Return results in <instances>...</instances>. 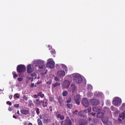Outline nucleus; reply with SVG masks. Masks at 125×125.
I'll list each match as a JSON object with an SVG mask.
<instances>
[{"label": "nucleus", "mask_w": 125, "mask_h": 125, "mask_svg": "<svg viewBox=\"0 0 125 125\" xmlns=\"http://www.w3.org/2000/svg\"><path fill=\"white\" fill-rule=\"evenodd\" d=\"M73 80L74 82L78 84L81 83L83 81V79L78 73L73 74Z\"/></svg>", "instance_id": "f257e3e1"}, {"label": "nucleus", "mask_w": 125, "mask_h": 125, "mask_svg": "<svg viewBox=\"0 0 125 125\" xmlns=\"http://www.w3.org/2000/svg\"><path fill=\"white\" fill-rule=\"evenodd\" d=\"M122 103L121 99L118 97H115L113 99V103L114 105L118 106H120Z\"/></svg>", "instance_id": "f03ea898"}, {"label": "nucleus", "mask_w": 125, "mask_h": 125, "mask_svg": "<svg viewBox=\"0 0 125 125\" xmlns=\"http://www.w3.org/2000/svg\"><path fill=\"white\" fill-rule=\"evenodd\" d=\"M26 69V67L24 65L20 64L17 66V71L18 73H21L25 71Z\"/></svg>", "instance_id": "7ed1b4c3"}, {"label": "nucleus", "mask_w": 125, "mask_h": 125, "mask_svg": "<svg viewBox=\"0 0 125 125\" xmlns=\"http://www.w3.org/2000/svg\"><path fill=\"white\" fill-rule=\"evenodd\" d=\"M51 59L48 60V62L46 64V66L47 67L53 69L54 67L55 63L53 61H51Z\"/></svg>", "instance_id": "20e7f679"}, {"label": "nucleus", "mask_w": 125, "mask_h": 125, "mask_svg": "<svg viewBox=\"0 0 125 125\" xmlns=\"http://www.w3.org/2000/svg\"><path fill=\"white\" fill-rule=\"evenodd\" d=\"M27 72L28 73H31L33 71V67L31 64H28L27 67Z\"/></svg>", "instance_id": "39448f33"}, {"label": "nucleus", "mask_w": 125, "mask_h": 125, "mask_svg": "<svg viewBox=\"0 0 125 125\" xmlns=\"http://www.w3.org/2000/svg\"><path fill=\"white\" fill-rule=\"evenodd\" d=\"M90 103L93 106H95L97 105L99 103V101L96 99H92L90 101Z\"/></svg>", "instance_id": "423d86ee"}, {"label": "nucleus", "mask_w": 125, "mask_h": 125, "mask_svg": "<svg viewBox=\"0 0 125 125\" xmlns=\"http://www.w3.org/2000/svg\"><path fill=\"white\" fill-rule=\"evenodd\" d=\"M88 123V121L86 120L80 119L79 121L78 125H87Z\"/></svg>", "instance_id": "0eeeda50"}, {"label": "nucleus", "mask_w": 125, "mask_h": 125, "mask_svg": "<svg viewBox=\"0 0 125 125\" xmlns=\"http://www.w3.org/2000/svg\"><path fill=\"white\" fill-rule=\"evenodd\" d=\"M82 104L85 107H88L89 105L88 101L86 98H84L83 99Z\"/></svg>", "instance_id": "6e6552de"}, {"label": "nucleus", "mask_w": 125, "mask_h": 125, "mask_svg": "<svg viewBox=\"0 0 125 125\" xmlns=\"http://www.w3.org/2000/svg\"><path fill=\"white\" fill-rule=\"evenodd\" d=\"M81 98L80 96L79 95H77L74 97V99L76 103L79 105L80 104V100Z\"/></svg>", "instance_id": "1a4fd4ad"}, {"label": "nucleus", "mask_w": 125, "mask_h": 125, "mask_svg": "<svg viewBox=\"0 0 125 125\" xmlns=\"http://www.w3.org/2000/svg\"><path fill=\"white\" fill-rule=\"evenodd\" d=\"M38 65L39 69H42L45 66L44 62L42 61H39L38 62Z\"/></svg>", "instance_id": "9d476101"}, {"label": "nucleus", "mask_w": 125, "mask_h": 125, "mask_svg": "<svg viewBox=\"0 0 125 125\" xmlns=\"http://www.w3.org/2000/svg\"><path fill=\"white\" fill-rule=\"evenodd\" d=\"M70 84L69 82L67 80H65L63 82V86L64 88H67L69 87Z\"/></svg>", "instance_id": "9b49d317"}, {"label": "nucleus", "mask_w": 125, "mask_h": 125, "mask_svg": "<svg viewBox=\"0 0 125 125\" xmlns=\"http://www.w3.org/2000/svg\"><path fill=\"white\" fill-rule=\"evenodd\" d=\"M57 74L60 77H63L65 75V73L64 71H59L58 72Z\"/></svg>", "instance_id": "f8f14e48"}, {"label": "nucleus", "mask_w": 125, "mask_h": 125, "mask_svg": "<svg viewBox=\"0 0 125 125\" xmlns=\"http://www.w3.org/2000/svg\"><path fill=\"white\" fill-rule=\"evenodd\" d=\"M20 112L21 113L25 115H27L29 113V110L24 109H21Z\"/></svg>", "instance_id": "ddd939ff"}, {"label": "nucleus", "mask_w": 125, "mask_h": 125, "mask_svg": "<svg viewBox=\"0 0 125 125\" xmlns=\"http://www.w3.org/2000/svg\"><path fill=\"white\" fill-rule=\"evenodd\" d=\"M66 122L65 124L67 125H72V122L71 120L68 119H66L64 120Z\"/></svg>", "instance_id": "4468645a"}, {"label": "nucleus", "mask_w": 125, "mask_h": 125, "mask_svg": "<svg viewBox=\"0 0 125 125\" xmlns=\"http://www.w3.org/2000/svg\"><path fill=\"white\" fill-rule=\"evenodd\" d=\"M42 101L40 100L39 99H37L34 102V104H36L38 105H41V104Z\"/></svg>", "instance_id": "2eb2a0df"}, {"label": "nucleus", "mask_w": 125, "mask_h": 125, "mask_svg": "<svg viewBox=\"0 0 125 125\" xmlns=\"http://www.w3.org/2000/svg\"><path fill=\"white\" fill-rule=\"evenodd\" d=\"M102 121L104 124H105L109 121L108 117H105L102 118Z\"/></svg>", "instance_id": "dca6fc26"}, {"label": "nucleus", "mask_w": 125, "mask_h": 125, "mask_svg": "<svg viewBox=\"0 0 125 125\" xmlns=\"http://www.w3.org/2000/svg\"><path fill=\"white\" fill-rule=\"evenodd\" d=\"M60 85V83L59 82H56L52 84V88H54L57 86H59Z\"/></svg>", "instance_id": "f3484780"}, {"label": "nucleus", "mask_w": 125, "mask_h": 125, "mask_svg": "<svg viewBox=\"0 0 125 125\" xmlns=\"http://www.w3.org/2000/svg\"><path fill=\"white\" fill-rule=\"evenodd\" d=\"M76 88V87L74 84H72L71 86V90L73 92H74Z\"/></svg>", "instance_id": "a211bd4d"}, {"label": "nucleus", "mask_w": 125, "mask_h": 125, "mask_svg": "<svg viewBox=\"0 0 125 125\" xmlns=\"http://www.w3.org/2000/svg\"><path fill=\"white\" fill-rule=\"evenodd\" d=\"M119 118L124 119L125 118V114L124 113L120 114L119 115Z\"/></svg>", "instance_id": "6ab92c4d"}, {"label": "nucleus", "mask_w": 125, "mask_h": 125, "mask_svg": "<svg viewBox=\"0 0 125 125\" xmlns=\"http://www.w3.org/2000/svg\"><path fill=\"white\" fill-rule=\"evenodd\" d=\"M100 110V109L98 107H94L93 108V111L96 112H98Z\"/></svg>", "instance_id": "aec40b11"}, {"label": "nucleus", "mask_w": 125, "mask_h": 125, "mask_svg": "<svg viewBox=\"0 0 125 125\" xmlns=\"http://www.w3.org/2000/svg\"><path fill=\"white\" fill-rule=\"evenodd\" d=\"M58 100L60 104L63 102V99L61 96H59L58 98Z\"/></svg>", "instance_id": "412c9836"}, {"label": "nucleus", "mask_w": 125, "mask_h": 125, "mask_svg": "<svg viewBox=\"0 0 125 125\" xmlns=\"http://www.w3.org/2000/svg\"><path fill=\"white\" fill-rule=\"evenodd\" d=\"M42 92H40L38 93V96H40L41 98H43L44 96V95L43 94H42Z\"/></svg>", "instance_id": "4be33fe9"}, {"label": "nucleus", "mask_w": 125, "mask_h": 125, "mask_svg": "<svg viewBox=\"0 0 125 125\" xmlns=\"http://www.w3.org/2000/svg\"><path fill=\"white\" fill-rule=\"evenodd\" d=\"M37 122L38 125H42V123L41 120L38 118L37 119Z\"/></svg>", "instance_id": "5701e85b"}, {"label": "nucleus", "mask_w": 125, "mask_h": 125, "mask_svg": "<svg viewBox=\"0 0 125 125\" xmlns=\"http://www.w3.org/2000/svg\"><path fill=\"white\" fill-rule=\"evenodd\" d=\"M62 67L63 68L65 72H67L68 70V69L66 66L65 65L62 64Z\"/></svg>", "instance_id": "b1692460"}, {"label": "nucleus", "mask_w": 125, "mask_h": 125, "mask_svg": "<svg viewBox=\"0 0 125 125\" xmlns=\"http://www.w3.org/2000/svg\"><path fill=\"white\" fill-rule=\"evenodd\" d=\"M125 108V103H123L122 106L120 107V109L123 110Z\"/></svg>", "instance_id": "393cba45"}, {"label": "nucleus", "mask_w": 125, "mask_h": 125, "mask_svg": "<svg viewBox=\"0 0 125 125\" xmlns=\"http://www.w3.org/2000/svg\"><path fill=\"white\" fill-rule=\"evenodd\" d=\"M66 105L68 108L71 109L72 107V105L71 104H67Z\"/></svg>", "instance_id": "a878e982"}, {"label": "nucleus", "mask_w": 125, "mask_h": 125, "mask_svg": "<svg viewBox=\"0 0 125 125\" xmlns=\"http://www.w3.org/2000/svg\"><path fill=\"white\" fill-rule=\"evenodd\" d=\"M68 93L67 91H65L63 92L62 93V96H65L67 95L68 94Z\"/></svg>", "instance_id": "bb28decb"}, {"label": "nucleus", "mask_w": 125, "mask_h": 125, "mask_svg": "<svg viewBox=\"0 0 125 125\" xmlns=\"http://www.w3.org/2000/svg\"><path fill=\"white\" fill-rule=\"evenodd\" d=\"M15 73L16 72H13L12 73V74L13 75V77L14 78L17 77L18 76V75L17 74H16Z\"/></svg>", "instance_id": "cd10ccee"}, {"label": "nucleus", "mask_w": 125, "mask_h": 125, "mask_svg": "<svg viewBox=\"0 0 125 125\" xmlns=\"http://www.w3.org/2000/svg\"><path fill=\"white\" fill-rule=\"evenodd\" d=\"M50 121V120L48 119H44V120L43 121V123L45 124H46L48 123L49 121Z\"/></svg>", "instance_id": "c85d7f7f"}, {"label": "nucleus", "mask_w": 125, "mask_h": 125, "mask_svg": "<svg viewBox=\"0 0 125 125\" xmlns=\"http://www.w3.org/2000/svg\"><path fill=\"white\" fill-rule=\"evenodd\" d=\"M93 122L95 123H97L98 122V119L96 118H94L93 119Z\"/></svg>", "instance_id": "c756f323"}, {"label": "nucleus", "mask_w": 125, "mask_h": 125, "mask_svg": "<svg viewBox=\"0 0 125 125\" xmlns=\"http://www.w3.org/2000/svg\"><path fill=\"white\" fill-rule=\"evenodd\" d=\"M35 110L36 111V113L37 115H38L40 113V110L39 108H36Z\"/></svg>", "instance_id": "7c9ffc66"}, {"label": "nucleus", "mask_w": 125, "mask_h": 125, "mask_svg": "<svg viewBox=\"0 0 125 125\" xmlns=\"http://www.w3.org/2000/svg\"><path fill=\"white\" fill-rule=\"evenodd\" d=\"M111 110L113 111H115L116 110V108H115L113 106H112L111 107Z\"/></svg>", "instance_id": "2f4dec72"}, {"label": "nucleus", "mask_w": 125, "mask_h": 125, "mask_svg": "<svg viewBox=\"0 0 125 125\" xmlns=\"http://www.w3.org/2000/svg\"><path fill=\"white\" fill-rule=\"evenodd\" d=\"M105 124L106 125H112V123L110 121H108Z\"/></svg>", "instance_id": "473e14b6"}, {"label": "nucleus", "mask_w": 125, "mask_h": 125, "mask_svg": "<svg viewBox=\"0 0 125 125\" xmlns=\"http://www.w3.org/2000/svg\"><path fill=\"white\" fill-rule=\"evenodd\" d=\"M14 97L17 98L19 97V95L18 94H16L14 95Z\"/></svg>", "instance_id": "72a5a7b5"}, {"label": "nucleus", "mask_w": 125, "mask_h": 125, "mask_svg": "<svg viewBox=\"0 0 125 125\" xmlns=\"http://www.w3.org/2000/svg\"><path fill=\"white\" fill-rule=\"evenodd\" d=\"M47 102H45L44 103V104H42V106L44 107H47Z\"/></svg>", "instance_id": "f704fd0d"}, {"label": "nucleus", "mask_w": 125, "mask_h": 125, "mask_svg": "<svg viewBox=\"0 0 125 125\" xmlns=\"http://www.w3.org/2000/svg\"><path fill=\"white\" fill-rule=\"evenodd\" d=\"M101 113H98L97 114V117H99V118H101Z\"/></svg>", "instance_id": "c9c22d12"}, {"label": "nucleus", "mask_w": 125, "mask_h": 125, "mask_svg": "<svg viewBox=\"0 0 125 125\" xmlns=\"http://www.w3.org/2000/svg\"><path fill=\"white\" fill-rule=\"evenodd\" d=\"M42 118H43V119H44L46 118V114H43L42 115Z\"/></svg>", "instance_id": "e433bc0d"}, {"label": "nucleus", "mask_w": 125, "mask_h": 125, "mask_svg": "<svg viewBox=\"0 0 125 125\" xmlns=\"http://www.w3.org/2000/svg\"><path fill=\"white\" fill-rule=\"evenodd\" d=\"M71 101V98H69L67 100L66 102L68 103H69Z\"/></svg>", "instance_id": "4c0bfd02"}, {"label": "nucleus", "mask_w": 125, "mask_h": 125, "mask_svg": "<svg viewBox=\"0 0 125 125\" xmlns=\"http://www.w3.org/2000/svg\"><path fill=\"white\" fill-rule=\"evenodd\" d=\"M78 112V111L77 110H75L73 112V113L74 115H77Z\"/></svg>", "instance_id": "58836bf2"}, {"label": "nucleus", "mask_w": 125, "mask_h": 125, "mask_svg": "<svg viewBox=\"0 0 125 125\" xmlns=\"http://www.w3.org/2000/svg\"><path fill=\"white\" fill-rule=\"evenodd\" d=\"M22 80L23 78L21 77H19L17 79V80L19 82L21 81Z\"/></svg>", "instance_id": "ea45409f"}, {"label": "nucleus", "mask_w": 125, "mask_h": 125, "mask_svg": "<svg viewBox=\"0 0 125 125\" xmlns=\"http://www.w3.org/2000/svg\"><path fill=\"white\" fill-rule=\"evenodd\" d=\"M6 104L9 105H11L12 104L11 102L9 101H8L6 102Z\"/></svg>", "instance_id": "a19ab883"}, {"label": "nucleus", "mask_w": 125, "mask_h": 125, "mask_svg": "<svg viewBox=\"0 0 125 125\" xmlns=\"http://www.w3.org/2000/svg\"><path fill=\"white\" fill-rule=\"evenodd\" d=\"M36 85H35V86L34 85V83H32L30 85V87H32L34 86H35V87H36Z\"/></svg>", "instance_id": "79ce46f5"}, {"label": "nucleus", "mask_w": 125, "mask_h": 125, "mask_svg": "<svg viewBox=\"0 0 125 125\" xmlns=\"http://www.w3.org/2000/svg\"><path fill=\"white\" fill-rule=\"evenodd\" d=\"M118 121L119 123H122V120L120 118H118Z\"/></svg>", "instance_id": "37998d69"}, {"label": "nucleus", "mask_w": 125, "mask_h": 125, "mask_svg": "<svg viewBox=\"0 0 125 125\" xmlns=\"http://www.w3.org/2000/svg\"><path fill=\"white\" fill-rule=\"evenodd\" d=\"M54 80L56 81H58L59 80V79L57 77L55 76L54 78Z\"/></svg>", "instance_id": "c03bdc74"}, {"label": "nucleus", "mask_w": 125, "mask_h": 125, "mask_svg": "<svg viewBox=\"0 0 125 125\" xmlns=\"http://www.w3.org/2000/svg\"><path fill=\"white\" fill-rule=\"evenodd\" d=\"M60 118L61 120H63L64 119V117L63 115H61Z\"/></svg>", "instance_id": "a18cd8bd"}, {"label": "nucleus", "mask_w": 125, "mask_h": 125, "mask_svg": "<svg viewBox=\"0 0 125 125\" xmlns=\"http://www.w3.org/2000/svg\"><path fill=\"white\" fill-rule=\"evenodd\" d=\"M50 100L51 101H52L54 100V98L53 97H51L50 98Z\"/></svg>", "instance_id": "49530a36"}, {"label": "nucleus", "mask_w": 125, "mask_h": 125, "mask_svg": "<svg viewBox=\"0 0 125 125\" xmlns=\"http://www.w3.org/2000/svg\"><path fill=\"white\" fill-rule=\"evenodd\" d=\"M52 81L51 80H50L49 81L47 82V84H51Z\"/></svg>", "instance_id": "de8ad7c7"}, {"label": "nucleus", "mask_w": 125, "mask_h": 125, "mask_svg": "<svg viewBox=\"0 0 125 125\" xmlns=\"http://www.w3.org/2000/svg\"><path fill=\"white\" fill-rule=\"evenodd\" d=\"M36 74L35 73H33L31 74V76H35L36 75Z\"/></svg>", "instance_id": "09e8293b"}, {"label": "nucleus", "mask_w": 125, "mask_h": 125, "mask_svg": "<svg viewBox=\"0 0 125 125\" xmlns=\"http://www.w3.org/2000/svg\"><path fill=\"white\" fill-rule=\"evenodd\" d=\"M19 106V104H15L14 105V106L15 107L17 108Z\"/></svg>", "instance_id": "8fccbe9b"}, {"label": "nucleus", "mask_w": 125, "mask_h": 125, "mask_svg": "<svg viewBox=\"0 0 125 125\" xmlns=\"http://www.w3.org/2000/svg\"><path fill=\"white\" fill-rule=\"evenodd\" d=\"M91 114L93 116H95V115L96 114V113H95L92 112V113H91Z\"/></svg>", "instance_id": "3c124183"}, {"label": "nucleus", "mask_w": 125, "mask_h": 125, "mask_svg": "<svg viewBox=\"0 0 125 125\" xmlns=\"http://www.w3.org/2000/svg\"><path fill=\"white\" fill-rule=\"evenodd\" d=\"M61 116L60 114H59L57 115L56 117L58 118H60Z\"/></svg>", "instance_id": "603ef678"}, {"label": "nucleus", "mask_w": 125, "mask_h": 125, "mask_svg": "<svg viewBox=\"0 0 125 125\" xmlns=\"http://www.w3.org/2000/svg\"><path fill=\"white\" fill-rule=\"evenodd\" d=\"M38 94L37 95L36 94H35L33 95V97L35 98H37L38 97Z\"/></svg>", "instance_id": "864d4df0"}, {"label": "nucleus", "mask_w": 125, "mask_h": 125, "mask_svg": "<svg viewBox=\"0 0 125 125\" xmlns=\"http://www.w3.org/2000/svg\"><path fill=\"white\" fill-rule=\"evenodd\" d=\"M23 99L25 100H27L28 99V98L26 97L24 95L23 97Z\"/></svg>", "instance_id": "5fc2aeb1"}, {"label": "nucleus", "mask_w": 125, "mask_h": 125, "mask_svg": "<svg viewBox=\"0 0 125 125\" xmlns=\"http://www.w3.org/2000/svg\"><path fill=\"white\" fill-rule=\"evenodd\" d=\"M55 50H53L51 52L52 54H54L55 53Z\"/></svg>", "instance_id": "6e6d98bb"}, {"label": "nucleus", "mask_w": 125, "mask_h": 125, "mask_svg": "<svg viewBox=\"0 0 125 125\" xmlns=\"http://www.w3.org/2000/svg\"><path fill=\"white\" fill-rule=\"evenodd\" d=\"M50 110L51 111H52V106H50Z\"/></svg>", "instance_id": "4d7b16f0"}, {"label": "nucleus", "mask_w": 125, "mask_h": 125, "mask_svg": "<svg viewBox=\"0 0 125 125\" xmlns=\"http://www.w3.org/2000/svg\"><path fill=\"white\" fill-rule=\"evenodd\" d=\"M8 110L10 111H12V109L11 107H9L8 108Z\"/></svg>", "instance_id": "13d9d810"}, {"label": "nucleus", "mask_w": 125, "mask_h": 125, "mask_svg": "<svg viewBox=\"0 0 125 125\" xmlns=\"http://www.w3.org/2000/svg\"><path fill=\"white\" fill-rule=\"evenodd\" d=\"M87 111H88L89 112H90L91 110V108H88L87 109Z\"/></svg>", "instance_id": "bf43d9fd"}, {"label": "nucleus", "mask_w": 125, "mask_h": 125, "mask_svg": "<svg viewBox=\"0 0 125 125\" xmlns=\"http://www.w3.org/2000/svg\"><path fill=\"white\" fill-rule=\"evenodd\" d=\"M92 119L91 117H89L88 120L89 121H92Z\"/></svg>", "instance_id": "052dcab7"}, {"label": "nucleus", "mask_w": 125, "mask_h": 125, "mask_svg": "<svg viewBox=\"0 0 125 125\" xmlns=\"http://www.w3.org/2000/svg\"><path fill=\"white\" fill-rule=\"evenodd\" d=\"M12 95H10L9 96V98L10 99H11L12 98Z\"/></svg>", "instance_id": "680f3d73"}, {"label": "nucleus", "mask_w": 125, "mask_h": 125, "mask_svg": "<svg viewBox=\"0 0 125 125\" xmlns=\"http://www.w3.org/2000/svg\"><path fill=\"white\" fill-rule=\"evenodd\" d=\"M42 115H41L40 116V119H43V118H42Z\"/></svg>", "instance_id": "e2e57ef3"}, {"label": "nucleus", "mask_w": 125, "mask_h": 125, "mask_svg": "<svg viewBox=\"0 0 125 125\" xmlns=\"http://www.w3.org/2000/svg\"><path fill=\"white\" fill-rule=\"evenodd\" d=\"M84 112L85 113H87V109L85 110L84 111Z\"/></svg>", "instance_id": "0e129e2a"}, {"label": "nucleus", "mask_w": 125, "mask_h": 125, "mask_svg": "<svg viewBox=\"0 0 125 125\" xmlns=\"http://www.w3.org/2000/svg\"><path fill=\"white\" fill-rule=\"evenodd\" d=\"M89 125H96L95 124L93 123H91Z\"/></svg>", "instance_id": "69168bd1"}, {"label": "nucleus", "mask_w": 125, "mask_h": 125, "mask_svg": "<svg viewBox=\"0 0 125 125\" xmlns=\"http://www.w3.org/2000/svg\"><path fill=\"white\" fill-rule=\"evenodd\" d=\"M13 118H15V119H16L17 118V117L15 116V115H13Z\"/></svg>", "instance_id": "338daca9"}, {"label": "nucleus", "mask_w": 125, "mask_h": 125, "mask_svg": "<svg viewBox=\"0 0 125 125\" xmlns=\"http://www.w3.org/2000/svg\"><path fill=\"white\" fill-rule=\"evenodd\" d=\"M28 125H32V123H30L28 124Z\"/></svg>", "instance_id": "774afa93"}]
</instances>
